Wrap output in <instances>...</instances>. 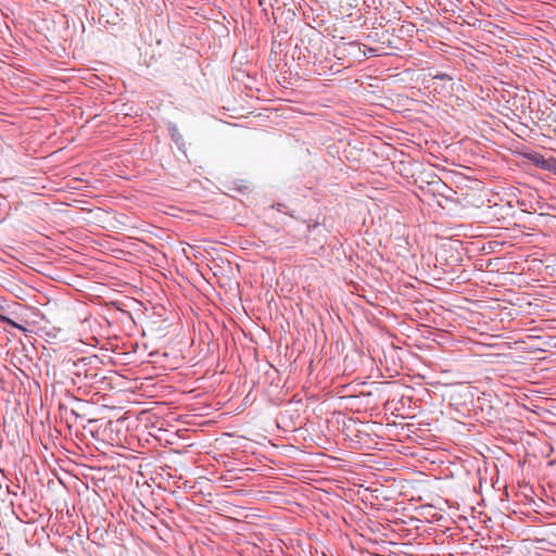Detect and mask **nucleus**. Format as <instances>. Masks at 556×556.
<instances>
[{
  "label": "nucleus",
  "instance_id": "f257e3e1",
  "mask_svg": "<svg viewBox=\"0 0 556 556\" xmlns=\"http://www.w3.org/2000/svg\"><path fill=\"white\" fill-rule=\"evenodd\" d=\"M37 339L56 345L63 337L60 321V308L56 301L37 291Z\"/></svg>",
  "mask_w": 556,
  "mask_h": 556
},
{
  "label": "nucleus",
  "instance_id": "f03ea898",
  "mask_svg": "<svg viewBox=\"0 0 556 556\" xmlns=\"http://www.w3.org/2000/svg\"><path fill=\"white\" fill-rule=\"evenodd\" d=\"M36 119H37V123L38 122H40V123L41 122L49 123V122L53 121V115L48 113L46 109H41V108L37 106ZM39 127H41V125L37 124V135L40 132L38 130Z\"/></svg>",
  "mask_w": 556,
  "mask_h": 556
},
{
  "label": "nucleus",
  "instance_id": "7ed1b4c3",
  "mask_svg": "<svg viewBox=\"0 0 556 556\" xmlns=\"http://www.w3.org/2000/svg\"><path fill=\"white\" fill-rule=\"evenodd\" d=\"M168 130H169L172 139L175 141V143L178 144L179 141L182 140V137L179 134L177 126L174 124H169Z\"/></svg>",
  "mask_w": 556,
  "mask_h": 556
},
{
  "label": "nucleus",
  "instance_id": "20e7f679",
  "mask_svg": "<svg viewBox=\"0 0 556 556\" xmlns=\"http://www.w3.org/2000/svg\"><path fill=\"white\" fill-rule=\"evenodd\" d=\"M46 180V177H38L37 176V185H36V188H37V195H46V192H40L39 190L42 189L45 190L46 189V186L43 185V181Z\"/></svg>",
  "mask_w": 556,
  "mask_h": 556
},
{
  "label": "nucleus",
  "instance_id": "39448f33",
  "mask_svg": "<svg viewBox=\"0 0 556 556\" xmlns=\"http://www.w3.org/2000/svg\"><path fill=\"white\" fill-rule=\"evenodd\" d=\"M529 159L536 165H540L541 167H544V163H545V160H544V156L539 154V153H535L534 155L532 156H529Z\"/></svg>",
  "mask_w": 556,
  "mask_h": 556
},
{
  "label": "nucleus",
  "instance_id": "423d86ee",
  "mask_svg": "<svg viewBox=\"0 0 556 556\" xmlns=\"http://www.w3.org/2000/svg\"><path fill=\"white\" fill-rule=\"evenodd\" d=\"M36 206H37V212H39L40 214H42L45 211L48 210V203L42 200H39V199H37Z\"/></svg>",
  "mask_w": 556,
  "mask_h": 556
},
{
  "label": "nucleus",
  "instance_id": "0eeeda50",
  "mask_svg": "<svg viewBox=\"0 0 556 556\" xmlns=\"http://www.w3.org/2000/svg\"><path fill=\"white\" fill-rule=\"evenodd\" d=\"M46 241H49V237H47L45 235H41L40 237L37 236V241H36L37 249L42 245H46Z\"/></svg>",
  "mask_w": 556,
  "mask_h": 556
},
{
  "label": "nucleus",
  "instance_id": "6e6552de",
  "mask_svg": "<svg viewBox=\"0 0 556 556\" xmlns=\"http://www.w3.org/2000/svg\"><path fill=\"white\" fill-rule=\"evenodd\" d=\"M433 78L434 79H439V80H451L452 79V77L448 74H445V73L437 74V75H434Z\"/></svg>",
  "mask_w": 556,
  "mask_h": 556
},
{
  "label": "nucleus",
  "instance_id": "1a4fd4ad",
  "mask_svg": "<svg viewBox=\"0 0 556 556\" xmlns=\"http://www.w3.org/2000/svg\"><path fill=\"white\" fill-rule=\"evenodd\" d=\"M45 520L46 516L43 514H39V516L36 519V522L42 525Z\"/></svg>",
  "mask_w": 556,
  "mask_h": 556
},
{
  "label": "nucleus",
  "instance_id": "9d476101",
  "mask_svg": "<svg viewBox=\"0 0 556 556\" xmlns=\"http://www.w3.org/2000/svg\"><path fill=\"white\" fill-rule=\"evenodd\" d=\"M72 414L75 415L76 417H79L78 413L76 412V409H72Z\"/></svg>",
  "mask_w": 556,
  "mask_h": 556
},
{
  "label": "nucleus",
  "instance_id": "9b49d317",
  "mask_svg": "<svg viewBox=\"0 0 556 556\" xmlns=\"http://www.w3.org/2000/svg\"><path fill=\"white\" fill-rule=\"evenodd\" d=\"M42 350L49 353V349L46 345H42Z\"/></svg>",
  "mask_w": 556,
  "mask_h": 556
}]
</instances>
